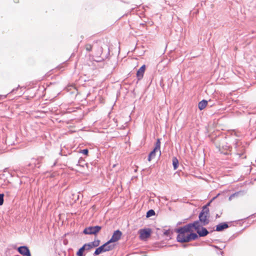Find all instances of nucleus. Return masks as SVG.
<instances>
[{"mask_svg": "<svg viewBox=\"0 0 256 256\" xmlns=\"http://www.w3.org/2000/svg\"><path fill=\"white\" fill-rule=\"evenodd\" d=\"M111 243H112V242H110V240H109L108 241L106 242L104 244L102 245L104 246H105V247H104V250L105 252L111 250L114 248V245L110 244Z\"/></svg>", "mask_w": 256, "mask_h": 256, "instance_id": "13", "label": "nucleus"}, {"mask_svg": "<svg viewBox=\"0 0 256 256\" xmlns=\"http://www.w3.org/2000/svg\"><path fill=\"white\" fill-rule=\"evenodd\" d=\"M32 162L30 164H34V167L36 166V164H38L40 163V160H38L33 159L32 160Z\"/></svg>", "mask_w": 256, "mask_h": 256, "instance_id": "23", "label": "nucleus"}, {"mask_svg": "<svg viewBox=\"0 0 256 256\" xmlns=\"http://www.w3.org/2000/svg\"><path fill=\"white\" fill-rule=\"evenodd\" d=\"M4 194H0V206H2L4 203Z\"/></svg>", "mask_w": 256, "mask_h": 256, "instance_id": "25", "label": "nucleus"}, {"mask_svg": "<svg viewBox=\"0 0 256 256\" xmlns=\"http://www.w3.org/2000/svg\"><path fill=\"white\" fill-rule=\"evenodd\" d=\"M208 216V215L200 214L198 216L199 220L202 224V226H206L209 223Z\"/></svg>", "mask_w": 256, "mask_h": 256, "instance_id": "9", "label": "nucleus"}, {"mask_svg": "<svg viewBox=\"0 0 256 256\" xmlns=\"http://www.w3.org/2000/svg\"><path fill=\"white\" fill-rule=\"evenodd\" d=\"M14 2H17L18 0H16Z\"/></svg>", "mask_w": 256, "mask_h": 256, "instance_id": "37", "label": "nucleus"}, {"mask_svg": "<svg viewBox=\"0 0 256 256\" xmlns=\"http://www.w3.org/2000/svg\"><path fill=\"white\" fill-rule=\"evenodd\" d=\"M234 145H235V148H236L237 146H238V142H237V140H235V144H234Z\"/></svg>", "mask_w": 256, "mask_h": 256, "instance_id": "31", "label": "nucleus"}, {"mask_svg": "<svg viewBox=\"0 0 256 256\" xmlns=\"http://www.w3.org/2000/svg\"><path fill=\"white\" fill-rule=\"evenodd\" d=\"M200 214H206L209 216V209L207 206H204L202 207V210L200 212Z\"/></svg>", "mask_w": 256, "mask_h": 256, "instance_id": "18", "label": "nucleus"}, {"mask_svg": "<svg viewBox=\"0 0 256 256\" xmlns=\"http://www.w3.org/2000/svg\"><path fill=\"white\" fill-rule=\"evenodd\" d=\"M18 251L24 256H31L30 251L26 246H21L18 248Z\"/></svg>", "mask_w": 256, "mask_h": 256, "instance_id": "6", "label": "nucleus"}, {"mask_svg": "<svg viewBox=\"0 0 256 256\" xmlns=\"http://www.w3.org/2000/svg\"><path fill=\"white\" fill-rule=\"evenodd\" d=\"M103 60H104V58H101L100 57H98L96 59L94 60H95L96 62H102Z\"/></svg>", "mask_w": 256, "mask_h": 256, "instance_id": "28", "label": "nucleus"}, {"mask_svg": "<svg viewBox=\"0 0 256 256\" xmlns=\"http://www.w3.org/2000/svg\"><path fill=\"white\" fill-rule=\"evenodd\" d=\"M172 165L174 166V170L178 168V160L176 157H174L172 158Z\"/></svg>", "mask_w": 256, "mask_h": 256, "instance_id": "17", "label": "nucleus"}, {"mask_svg": "<svg viewBox=\"0 0 256 256\" xmlns=\"http://www.w3.org/2000/svg\"><path fill=\"white\" fill-rule=\"evenodd\" d=\"M219 217H220V216L218 214H217L216 215V218H219Z\"/></svg>", "mask_w": 256, "mask_h": 256, "instance_id": "34", "label": "nucleus"}, {"mask_svg": "<svg viewBox=\"0 0 256 256\" xmlns=\"http://www.w3.org/2000/svg\"><path fill=\"white\" fill-rule=\"evenodd\" d=\"M104 247H105V246H100L98 248L94 254V256H97V255H98L102 253V252H105L104 251Z\"/></svg>", "mask_w": 256, "mask_h": 256, "instance_id": "15", "label": "nucleus"}, {"mask_svg": "<svg viewBox=\"0 0 256 256\" xmlns=\"http://www.w3.org/2000/svg\"><path fill=\"white\" fill-rule=\"evenodd\" d=\"M122 232L120 230H116L114 232L110 240L112 242L118 241L121 238Z\"/></svg>", "mask_w": 256, "mask_h": 256, "instance_id": "7", "label": "nucleus"}, {"mask_svg": "<svg viewBox=\"0 0 256 256\" xmlns=\"http://www.w3.org/2000/svg\"><path fill=\"white\" fill-rule=\"evenodd\" d=\"M228 228V225L226 222H222L216 226V230L217 232H220Z\"/></svg>", "mask_w": 256, "mask_h": 256, "instance_id": "11", "label": "nucleus"}, {"mask_svg": "<svg viewBox=\"0 0 256 256\" xmlns=\"http://www.w3.org/2000/svg\"><path fill=\"white\" fill-rule=\"evenodd\" d=\"M151 230L148 229H141L139 230L140 238L141 240H144L149 238L150 236Z\"/></svg>", "mask_w": 256, "mask_h": 256, "instance_id": "5", "label": "nucleus"}, {"mask_svg": "<svg viewBox=\"0 0 256 256\" xmlns=\"http://www.w3.org/2000/svg\"><path fill=\"white\" fill-rule=\"evenodd\" d=\"M85 250L84 247L82 246L76 252L78 256H84L83 252Z\"/></svg>", "mask_w": 256, "mask_h": 256, "instance_id": "20", "label": "nucleus"}, {"mask_svg": "<svg viewBox=\"0 0 256 256\" xmlns=\"http://www.w3.org/2000/svg\"><path fill=\"white\" fill-rule=\"evenodd\" d=\"M170 234V230H166L164 232V234L166 236H168Z\"/></svg>", "mask_w": 256, "mask_h": 256, "instance_id": "30", "label": "nucleus"}, {"mask_svg": "<svg viewBox=\"0 0 256 256\" xmlns=\"http://www.w3.org/2000/svg\"><path fill=\"white\" fill-rule=\"evenodd\" d=\"M238 193H234V194H232L229 197V200H231L233 197H234L235 196H238Z\"/></svg>", "mask_w": 256, "mask_h": 256, "instance_id": "29", "label": "nucleus"}, {"mask_svg": "<svg viewBox=\"0 0 256 256\" xmlns=\"http://www.w3.org/2000/svg\"><path fill=\"white\" fill-rule=\"evenodd\" d=\"M14 2H17L18 0H16Z\"/></svg>", "mask_w": 256, "mask_h": 256, "instance_id": "36", "label": "nucleus"}, {"mask_svg": "<svg viewBox=\"0 0 256 256\" xmlns=\"http://www.w3.org/2000/svg\"><path fill=\"white\" fill-rule=\"evenodd\" d=\"M207 104H208L207 100H202L198 103V108L200 110H202L206 107Z\"/></svg>", "mask_w": 256, "mask_h": 256, "instance_id": "16", "label": "nucleus"}, {"mask_svg": "<svg viewBox=\"0 0 256 256\" xmlns=\"http://www.w3.org/2000/svg\"><path fill=\"white\" fill-rule=\"evenodd\" d=\"M84 162V160L82 158L80 159L77 164V166H83L82 164L81 163H82V162Z\"/></svg>", "mask_w": 256, "mask_h": 256, "instance_id": "26", "label": "nucleus"}, {"mask_svg": "<svg viewBox=\"0 0 256 256\" xmlns=\"http://www.w3.org/2000/svg\"><path fill=\"white\" fill-rule=\"evenodd\" d=\"M238 154L240 156H242V154H238Z\"/></svg>", "mask_w": 256, "mask_h": 256, "instance_id": "35", "label": "nucleus"}, {"mask_svg": "<svg viewBox=\"0 0 256 256\" xmlns=\"http://www.w3.org/2000/svg\"><path fill=\"white\" fill-rule=\"evenodd\" d=\"M190 226L186 224L176 230L178 235L176 238L177 241L180 242H188L186 237L189 234V232L192 231L190 229Z\"/></svg>", "mask_w": 256, "mask_h": 256, "instance_id": "1", "label": "nucleus"}, {"mask_svg": "<svg viewBox=\"0 0 256 256\" xmlns=\"http://www.w3.org/2000/svg\"><path fill=\"white\" fill-rule=\"evenodd\" d=\"M200 223L201 222H200V220H196L193 223H190L188 224H187L186 225L190 226L189 228L192 232V228H194V230L197 232L198 230L200 228V227L202 228V225L200 226Z\"/></svg>", "mask_w": 256, "mask_h": 256, "instance_id": "8", "label": "nucleus"}, {"mask_svg": "<svg viewBox=\"0 0 256 256\" xmlns=\"http://www.w3.org/2000/svg\"><path fill=\"white\" fill-rule=\"evenodd\" d=\"M196 232L198 234L200 237H203L207 236L208 234V232L206 228L202 226L201 228L198 230Z\"/></svg>", "mask_w": 256, "mask_h": 256, "instance_id": "12", "label": "nucleus"}, {"mask_svg": "<svg viewBox=\"0 0 256 256\" xmlns=\"http://www.w3.org/2000/svg\"><path fill=\"white\" fill-rule=\"evenodd\" d=\"M162 199H164V200H168V199H167V198H166V196L162 197Z\"/></svg>", "mask_w": 256, "mask_h": 256, "instance_id": "32", "label": "nucleus"}, {"mask_svg": "<svg viewBox=\"0 0 256 256\" xmlns=\"http://www.w3.org/2000/svg\"><path fill=\"white\" fill-rule=\"evenodd\" d=\"M100 226H89L84 228L83 232L86 234H96L101 230Z\"/></svg>", "mask_w": 256, "mask_h": 256, "instance_id": "2", "label": "nucleus"}, {"mask_svg": "<svg viewBox=\"0 0 256 256\" xmlns=\"http://www.w3.org/2000/svg\"><path fill=\"white\" fill-rule=\"evenodd\" d=\"M81 152L84 154L86 155V154H88V149H84L82 150Z\"/></svg>", "mask_w": 256, "mask_h": 256, "instance_id": "27", "label": "nucleus"}, {"mask_svg": "<svg viewBox=\"0 0 256 256\" xmlns=\"http://www.w3.org/2000/svg\"><path fill=\"white\" fill-rule=\"evenodd\" d=\"M216 148L222 154H228V152H230L232 149V147L228 145V144H222V146H216Z\"/></svg>", "mask_w": 256, "mask_h": 256, "instance_id": "4", "label": "nucleus"}, {"mask_svg": "<svg viewBox=\"0 0 256 256\" xmlns=\"http://www.w3.org/2000/svg\"><path fill=\"white\" fill-rule=\"evenodd\" d=\"M85 48L87 51L90 52L92 50V46L90 44H86L85 46Z\"/></svg>", "mask_w": 256, "mask_h": 256, "instance_id": "24", "label": "nucleus"}, {"mask_svg": "<svg viewBox=\"0 0 256 256\" xmlns=\"http://www.w3.org/2000/svg\"><path fill=\"white\" fill-rule=\"evenodd\" d=\"M146 66L145 65H143L137 71L136 76L138 80H141L143 78Z\"/></svg>", "mask_w": 256, "mask_h": 256, "instance_id": "10", "label": "nucleus"}, {"mask_svg": "<svg viewBox=\"0 0 256 256\" xmlns=\"http://www.w3.org/2000/svg\"><path fill=\"white\" fill-rule=\"evenodd\" d=\"M92 246V248L97 247L100 245V240H95L94 242H90Z\"/></svg>", "mask_w": 256, "mask_h": 256, "instance_id": "19", "label": "nucleus"}, {"mask_svg": "<svg viewBox=\"0 0 256 256\" xmlns=\"http://www.w3.org/2000/svg\"><path fill=\"white\" fill-rule=\"evenodd\" d=\"M198 238L197 234L193 232L189 234L188 236L186 237L188 242H190L192 240H195Z\"/></svg>", "mask_w": 256, "mask_h": 256, "instance_id": "14", "label": "nucleus"}, {"mask_svg": "<svg viewBox=\"0 0 256 256\" xmlns=\"http://www.w3.org/2000/svg\"><path fill=\"white\" fill-rule=\"evenodd\" d=\"M155 214V212L153 210H150L146 212V217L149 218Z\"/></svg>", "mask_w": 256, "mask_h": 256, "instance_id": "22", "label": "nucleus"}, {"mask_svg": "<svg viewBox=\"0 0 256 256\" xmlns=\"http://www.w3.org/2000/svg\"><path fill=\"white\" fill-rule=\"evenodd\" d=\"M83 246L84 247L85 250H90V249L93 248L90 242L88 243V244H85Z\"/></svg>", "mask_w": 256, "mask_h": 256, "instance_id": "21", "label": "nucleus"}, {"mask_svg": "<svg viewBox=\"0 0 256 256\" xmlns=\"http://www.w3.org/2000/svg\"><path fill=\"white\" fill-rule=\"evenodd\" d=\"M160 140L159 138H158L156 140V143L155 144V146H154V149L148 154V160L149 162L151 161V160L152 158H155V156H156V152L157 150H159L160 151Z\"/></svg>", "mask_w": 256, "mask_h": 256, "instance_id": "3", "label": "nucleus"}, {"mask_svg": "<svg viewBox=\"0 0 256 256\" xmlns=\"http://www.w3.org/2000/svg\"><path fill=\"white\" fill-rule=\"evenodd\" d=\"M210 202H208L206 206H207V207H208V206H210Z\"/></svg>", "mask_w": 256, "mask_h": 256, "instance_id": "33", "label": "nucleus"}]
</instances>
